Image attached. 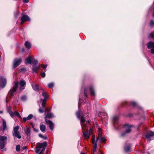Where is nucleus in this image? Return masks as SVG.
Returning <instances> with one entry per match:
<instances>
[{"mask_svg": "<svg viewBox=\"0 0 154 154\" xmlns=\"http://www.w3.org/2000/svg\"><path fill=\"white\" fill-rule=\"evenodd\" d=\"M18 87V83H15L13 88L11 89L8 92V95L11 98L14 95V93L16 91Z\"/></svg>", "mask_w": 154, "mask_h": 154, "instance_id": "f257e3e1", "label": "nucleus"}, {"mask_svg": "<svg viewBox=\"0 0 154 154\" xmlns=\"http://www.w3.org/2000/svg\"><path fill=\"white\" fill-rule=\"evenodd\" d=\"M19 129V127L18 126H16L14 127L13 129V135L14 137H15L18 139H20L21 137L20 133L18 131Z\"/></svg>", "mask_w": 154, "mask_h": 154, "instance_id": "f03ea898", "label": "nucleus"}, {"mask_svg": "<svg viewBox=\"0 0 154 154\" xmlns=\"http://www.w3.org/2000/svg\"><path fill=\"white\" fill-rule=\"evenodd\" d=\"M85 120L84 117L82 116L80 117L81 125L82 128V129L84 130H86L88 129L87 126L85 123Z\"/></svg>", "mask_w": 154, "mask_h": 154, "instance_id": "7ed1b4c3", "label": "nucleus"}, {"mask_svg": "<svg viewBox=\"0 0 154 154\" xmlns=\"http://www.w3.org/2000/svg\"><path fill=\"white\" fill-rule=\"evenodd\" d=\"M124 127L126 128V130L124 133L121 134V136H124L125 134L129 133L131 131V128L132 127V126L126 124L124 125Z\"/></svg>", "mask_w": 154, "mask_h": 154, "instance_id": "20e7f679", "label": "nucleus"}, {"mask_svg": "<svg viewBox=\"0 0 154 154\" xmlns=\"http://www.w3.org/2000/svg\"><path fill=\"white\" fill-rule=\"evenodd\" d=\"M154 136V133L152 131L147 132L145 135V137L148 140H150Z\"/></svg>", "mask_w": 154, "mask_h": 154, "instance_id": "39448f33", "label": "nucleus"}, {"mask_svg": "<svg viewBox=\"0 0 154 154\" xmlns=\"http://www.w3.org/2000/svg\"><path fill=\"white\" fill-rule=\"evenodd\" d=\"M38 63V61L37 60H34V62L33 63V66H32V70L33 73L35 72L38 73V71L37 69L36 66L37 65Z\"/></svg>", "mask_w": 154, "mask_h": 154, "instance_id": "423d86ee", "label": "nucleus"}, {"mask_svg": "<svg viewBox=\"0 0 154 154\" xmlns=\"http://www.w3.org/2000/svg\"><path fill=\"white\" fill-rule=\"evenodd\" d=\"M22 60L21 58L18 59H16L14 61L13 67L14 68H15L18 66L21 63Z\"/></svg>", "mask_w": 154, "mask_h": 154, "instance_id": "0eeeda50", "label": "nucleus"}, {"mask_svg": "<svg viewBox=\"0 0 154 154\" xmlns=\"http://www.w3.org/2000/svg\"><path fill=\"white\" fill-rule=\"evenodd\" d=\"M30 20V18L27 15H24L21 17V24H22L23 22L29 21Z\"/></svg>", "mask_w": 154, "mask_h": 154, "instance_id": "6e6552de", "label": "nucleus"}, {"mask_svg": "<svg viewBox=\"0 0 154 154\" xmlns=\"http://www.w3.org/2000/svg\"><path fill=\"white\" fill-rule=\"evenodd\" d=\"M45 122L46 124L49 125L50 129L51 131H52L53 130L54 128V123L50 120L46 121V119H45Z\"/></svg>", "mask_w": 154, "mask_h": 154, "instance_id": "1a4fd4ad", "label": "nucleus"}, {"mask_svg": "<svg viewBox=\"0 0 154 154\" xmlns=\"http://www.w3.org/2000/svg\"><path fill=\"white\" fill-rule=\"evenodd\" d=\"M131 149V145L130 144H126L124 147V151L125 152H128L130 151Z\"/></svg>", "mask_w": 154, "mask_h": 154, "instance_id": "9d476101", "label": "nucleus"}, {"mask_svg": "<svg viewBox=\"0 0 154 154\" xmlns=\"http://www.w3.org/2000/svg\"><path fill=\"white\" fill-rule=\"evenodd\" d=\"M35 60L33 59V58H26L25 60V63L26 64H33V63Z\"/></svg>", "mask_w": 154, "mask_h": 154, "instance_id": "9b49d317", "label": "nucleus"}, {"mask_svg": "<svg viewBox=\"0 0 154 154\" xmlns=\"http://www.w3.org/2000/svg\"><path fill=\"white\" fill-rule=\"evenodd\" d=\"M25 133L26 135L27 136H30V135L31 129L30 127H27L26 128H25L24 130Z\"/></svg>", "mask_w": 154, "mask_h": 154, "instance_id": "f8f14e48", "label": "nucleus"}, {"mask_svg": "<svg viewBox=\"0 0 154 154\" xmlns=\"http://www.w3.org/2000/svg\"><path fill=\"white\" fill-rule=\"evenodd\" d=\"M47 145V143L46 142H45L42 143H38L37 144V146L40 149L45 147Z\"/></svg>", "mask_w": 154, "mask_h": 154, "instance_id": "ddd939ff", "label": "nucleus"}, {"mask_svg": "<svg viewBox=\"0 0 154 154\" xmlns=\"http://www.w3.org/2000/svg\"><path fill=\"white\" fill-rule=\"evenodd\" d=\"M83 132V135L86 140L88 139L90 137L89 134H88V131H82Z\"/></svg>", "mask_w": 154, "mask_h": 154, "instance_id": "4468645a", "label": "nucleus"}, {"mask_svg": "<svg viewBox=\"0 0 154 154\" xmlns=\"http://www.w3.org/2000/svg\"><path fill=\"white\" fill-rule=\"evenodd\" d=\"M33 116L32 114H29L27 117H24L23 119V121L24 122H26L27 120H30L32 117Z\"/></svg>", "mask_w": 154, "mask_h": 154, "instance_id": "2eb2a0df", "label": "nucleus"}, {"mask_svg": "<svg viewBox=\"0 0 154 154\" xmlns=\"http://www.w3.org/2000/svg\"><path fill=\"white\" fill-rule=\"evenodd\" d=\"M32 87L33 89L36 91H38L41 89V88L40 89L38 85L36 84L32 85Z\"/></svg>", "mask_w": 154, "mask_h": 154, "instance_id": "dca6fc26", "label": "nucleus"}, {"mask_svg": "<svg viewBox=\"0 0 154 154\" xmlns=\"http://www.w3.org/2000/svg\"><path fill=\"white\" fill-rule=\"evenodd\" d=\"M54 116L53 113H47L46 115V116L45 117V119H46V121H48L47 120V118H52L54 117Z\"/></svg>", "mask_w": 154, "mask_h": 154, "instance_id": "f3484780", "label": "nucleus"}, {"mask_svg": "<svg viewBox=\"0 0 154 154\" xmlns=\"http://www.w3.org/2000/svg\"><path fill=\"white\" fill-rule=\"evenodd\" d=\"M147 48L148 49L153 48H154V42H149L147 45Z\"/></svg>", "mask_w": 154, "mask_h": 154, "instance_id": "a211bd4d", "label": "nucleus"}, {"mask_svg": "<svg viewBox=\"0 0 154 154\" xmlns=\"http://www.w3.org/2000/svg\"><path fill=\"white\" fill-rule=\"evenodd\" d=\"M119 120V118L118 116H114L113 118V123L114 125H115L117 124Z\"/></svg>", "mask_w": 154, "mask_h": 154, "instance_id": "6ab92c4d", "label": "nucleus"}, {"mask_svg": "<svg viewBox=\"0 0 154 154\" xmlns=\"http://www.w3.org/2000/svg\"><path fill=\"white\" fill-rule=\"evenodd\" d=\"M7 136L0 135V142H5V141L7 140Z\"/></svg>", "mask_w": 154, "mask_h": 154, "instance_id": "aec40b11", "label": "nucleus"}, {"mask_svg": "<svg viewBox=\"0 0 154 154\" xmlns=\"http://www.w3.org/2000/svg\"><path fill=\"white\" fill-rule=\"evenodd\" d=\"M2 127L3 131L5 130L7 128L6 122L4 119L2 120Z\"/></svg>", "mask_w": 154, "mask_h": 154, "instance_id": "412c9836", "label": "nucleus"}, {"mask_svg": "<svg viewBox=\"0 0 154 154\" xmlns=\"http://www.w3.org/2000/svg\"><path fill=\"white\" fill-rule=\"evenodd\" d=\"M89 90L90 92V94L91 96H95V93L94 89L92 86L90 87Z\"/></svg>", "mask_w": 154, "mask_h": 154, "instance_id": "4be33fe9", "label": "nucleus"}, {"mask_svg": "<svg viewBox=\"0 0 154 154\" xmlns=\"http://www.w3.org/2000/svg\"><path fill=\"white\" fill-rule=\"evenodd\" d=\"M40 128L41 131L43 132H45L46 130V126L43 125H40Z\"/></svg>", "mask_w": 154, "mask_h": 154, "instance_id": "5701e85b", "label": "nucleus"}, {"mask_svg": "<svg viewBox=\"0 0 154 154\" xmlns=\"http://www.w3.org/2000/svg\"><path fill=\"white\" fill-rule=\"evenodd\" d=\"M9 113L11 116H12L14 115H16L17 116H20L19 113L17 111H15L14 112H9Z\"/></svg>", "mask_w": 154, "mask_h": 154, "instance_id": "b1692460", "label": "nucleus"}, {"mask_svg": "<svg viewBox=\"0 0 154 154\" xmlns=\"http://www.w3.org/2000/svg\"><path fill=\"white\" fill-rule=\"evenodd\" d=\"M98 139H99V138L98 137L97 138V140H96V142L94 144H94V146H93V151L94 152H95L96 150V148H97V141Z\"/></svg>", "mask_w": 154, "mask_h": 154, "instance_id": "393cba45", "label": "nucleus"}, {"mask_svg": "<svg viewBox=\"0 0 154 154\" xmlns=\"http://www.w3.org/2000/svg\"><path fill=\"white\" fill-rule=\"evenodd\" d=\"M25 45L28 49L30 48L31 45L30 43L28 41H26L25 43Z\"/></svg>", "mask_w": 154, "mask_h": 154, "instance_id": "a878e982", "label": "nucleus"}, {"mask_svg": "<svg viewBox=\"0 0 154 154\" xmlns=\"http://www.w3.org/2000/svg\"><path fill=\"white\" fill-rule=\"evenodd\" d=\"M82 113V112L80 110H79L76 112V116L79 119L80 117V115Z\"/></svg>", "mask_w": 154, "mask_h": 154, "instance_id": "bb28decb", "label": "nucleus"}, {"mask_svg": "<svg viewBox=\"0 0 154 154\" xmlns=\"http://www.w3.org/2000/svg\"><path fill=\"white\" fill-rule=\"evenodd\" d=\"M5 142H0V148L1 149H2L5 147Z\"/></svg>", "mask_w": 154, "mask_h": 154, "instance_id": "cd10ccee", "label": "nucleus"}, {"mask_svg": "<svg viewBox=\"0 0 154 154\" xmlns=\"http://www.w3.org/2000/svg\"><path fill=\"white\" fill-rule=\"evenodd\" d=\"M20 86L22 87H23L26 85V82L24 80L21 81L20 83Z\"/></svg>", "mask_w": 154, "mask_h": 154, "instance_id": "c85d7f7f", "label": "nucleus"}, {"mask_svg": "<svg viewBox=\"0 0 154 154\" xmlns=\"http://www.w3.org/2000/svg\"><path fill=\"white\" fill-rule=\"evenodd\" d=\"M98 136L99 137H100L102 135V133L101 131V129L100 128H99L98 129Z\"/></svg>", "mask_w": 154, "mask_h": 154, "instance_id": "c756f323", "label": "nucleus"}, {"mask_svg": "<svg viewBox=\"0 0 154 154\" xmlns=\"http://www.w3.org/2000/svg\"><path fill=\"white\" fill-rule=\"evenodd\" d=\"M39 136L44 140H46L47 139V137L46 136H43L41 134H39L38 135Z\"/></svg>", "mask_w": 154, "mask_h": 154, "instance_id": "7c9ffc66", "label": "nucleus"}, {"mask_svg": "<svg viewBox=\"0 0 154 154\" xmlns=\"http://www.w3.org/2000/svg\"><path fill=\"white\" fill-rule=\"evenodd\" d=\"M46 99L45 98H44L42 100V106L43 108H44L45 107V105L46 103Z\"/></svg>", "mask_w": 154, "mask_h": 154, "instance_id": "2f4dec72", "label": "nucleus"}, {"mask_svg": "<svg viewBox=\"0 0 154 154\" xmlns=\"http://www.w3.org/2000/svg\"><path fill=\"white\" fill-rule=\"evenodd\" d=\"M42 96L44 97V98H48V96L47 93L45 92H43L42 93Z\"/></svg>", "mask_w": 154, "mask_h": 154, "instance_id": "473e14b6", "label": "nucleus"}, {"mask_svg": "<svg viewBox=\"0 0 154 154\" xmlns=\"http://www.w3.org/2000/svg\"><path fill=\"white\" fill-rule=\"evenodd\" d=\"M54 85L53 83H51L49 84L48 85V87L49 88H51L54 86Z\"/></svg>", "mask_w": 154, "mask_h": 154, "instance_id": "72a5a7b5", "label": "nucleus"}, {"mask_svg": "<svg viewBox=\"0 0 154 154\" xmlns=\"http://www.w3.org/2000/svg\"><path fill=\"white\" fill-rule=\"evenodd\" d=\"M40 150V149L36 145V147L35 148V152L36 153H38L39 152Z\"/></svg>", "mask_w": 154, "mask_h": 154, "instance_id": "f704fd0d", "label": "nucleus"}, {"mask_svg": "<svg viewBox=\"0 0 154 154\" xmlns=\"http://www.w3.org/2000/svg\"><path fill=\"white\" fill-rule=\"evenodd\" d=\"M131 105L133 106H137V103L135 102H132L131 103Z\"/></svg>", "mask_w": 154, "mask_h": 154, "instance_id": "c9c22d12", "label": "nucleus"}, {"mask_svg": "<svg viewBox=\"0 0 154 154\" xmlns=\"http://www.w3.org/2000/svg\"><path fill=\"white\" fill-rule=\"evenodd\" d=\"M95 136L94 135H93L92 136V142L93 144H94L95 143Z\"/></svg>", "mask_w": 154, "mask_h": 154, "instance_id": "e433bc0d", "label": "nucleus"}, {"mask_svg": "<svg viewBox=\"0 0 154 154\" xmlns=\"http://www.w3.org/2000/svg\"><path fill=\"white\" fill-rule=\"evenodd\" d=\"M20 145H18L16 147V150L17 152H19L20 151Z\"/></svg>", "mask_w": 154, "mask_h": 154, "instance_id": "4c0bfd02", "label": "nucleus"}, {"mask_svg": "<svg viewBox=\"0 0 154 154\" xmlns=\"http://www.w3.org/2000/svg\"><path fill=\"white\" fill-rule=\"evenodd\" d=\"M21 99L22 101H24L26 100V96H23L21 97Z\"/></svg>", "mask_w": 154, "mask_h": 154, "instance_id": "58836bf2", "label": "nucleus"}, {"mask_svg": "<svg viewBox=\"0 0 154 154\" xmlns=\"http://www.w3.org/2000/svg\"><path fill=\"white\" fill-rule=\"evenodd\" d=\"M41 66L43 68V69H44V71L45 72H46V70L45 69L46 68L47 66V65H43V64H42L41 65Z\"/></svg>", "mask_w": 154, "mask_h": 154, "instance_id": "ea45409f", "label": "nucleus"}, {"mask_svg": "<svg viewBox=\"0 0 154 154\" xmlns=\"http://www.w3.org/2000/svg\"><path fill=\"white\" fill-rule=\"evenodd\" d=\"M149 37L152 38H154V34H153L152 33H151L149 36Z\"/></svg>", "mask_w": 154, "mask_h": 154, "instance_id": "a19ab883", "label": "nucleus"}, {"mask_svg": "<svg viewBox=\"0 0 154 154\" xmlns=\"http://www.w3.org/2000/svg\"><path fill=\"white\" fill-rule=\"evenodd\" d=\"M41 75L43 78L45 77V72H42L41 74Z\"/></svg>", "mask_w": 154, "mask_h": 154, "instance_id": "79ce46f5", "label": "nucleus"}, {"mask_svg": "<svg viewBox=\"0 0 154 154\" xmlns=\"http://www.w3.org/2000/svg\"><path fill=\"white\" fill-rule=\"evenodd\" d=\"M105 141H106L104 137H102L100 139V141L101 142H104Z\"/></svg>", "mask_w": 154, "mask_h": 154, "instance_id": "37998d69", "label": "nucleus"}, {"mask_svg": "<svg viewBox=\"0 0 154 154\" xmlns=\"http://www.w3.org/2000/svg\"><path fill=\"white\" fill-rule=\"evenodd\" d=\"M150 25L151 26H153L154 25V21L153 20L151 21L150 22Z\"/></svg>", "mask_w": 154, "mask_h": 154, "instance_id": "c03bdc74", "label": "nucleus"}, {"mask_svg": "<svg viewBox=\"0 0 154 154\" xmlns=\"http://www.w3.org/2000/svg\"><path fill=\"white\" fill-rule=\"evenodd\" d=\"M84 95L85 97H88V95L86 93V91L85 89H84Z\"/></svg>", "mask_w": 154, "mask_h": 154, "instance_id": "a18cd8bd", "label": "nucleus"}, {"mask_svg": "<svg viewBox=\"0 0 154 154\" xmlns=\"http://www.w3.org/2000/svg\"><path fill=\"white\" fill-rule=\"evenodd\" d=\"M88 134H89L90 135L92 134L93 133V131H92V130L91 129L90 130L89 132H88Z\"/></svg>", "mask_w": 154, "mask_h": 154, "instance_id": "49530a36", "label": "nucleus"}, {"mask_svg": "<svg viewBox=\"0 0 154 154\" xmlns=\"http://www.w3.org/2000/svg\"><path fill=\"white\" fill-rule=\"evenodd\" d=\"M45 112H48L50 111V109L48 108H45Z\"/></svg>", "mask_w": 154, "mask_h": 154, "instance_id": "de8ad7c7", "label": "nucleus"}, {"mask_svg": "<svg viewBox=\"0 0 154 154\" xmlns=\"http://www.w3.org/2000/svg\"><path fill=\"white\" fill-rule=\"evenodd\" d=\"M38 111H39V112H40V113H42L43 112V109H42L40 108L39 109Z\"/></svg>", "mask_w": 154, "mask_h": 154, "instance_id": "09e8293b", "label": "nucleus"}, {"mask_svg": "<svg viewBox=\"0 0 154 154\" xmlns=\"http://www.w3.org/2000/svg\"><path fill=\"white\" fill-rule=\"evenodd\" d=\"M26 70V68H22L21 69L20 71L21 72L25 71Z\"/></svg>", "mask_w": 154, "mask_h": 154, "instance_id": "8fccbe9b", "label": "nucleus"}, {"mask_svg": "<svg viewBox=\"0 0 154 154\" xmlns=\"http://www.w3.org/2000/svg\"><path fill=\"white\" fill-rule=\"evenodd\" d=\"M151 51L152 53L154 54V48H152L151 50Z\"/></svg>", "mask_w": 154, "mask_h": 154, "instance_id": "3c124183", "label": "nucleus"}, {"mask_svg": "<svg viewBox=\"0 0 154 154\" xmlns=\"http://www.w3.org/2000/svg\"><path fill=\"white\" fill-rule=\"evenodd\" d=\"M45 149V147H44V148H42V149L41 152V154H42V152H44Z\"/></svg>", "mask_w": 154, "mask_h": 154, "instance_id": "603ef678", "label": "nucleus"}, {"mask_svg": "<svg viewBox=\"0 0 154 154\" xmlns=\"http://www.w3.org/2000/svg\"><path fill=\"white\" fill-rule=\"evenodd\" d=\"M36 67H37V69L38 70L39 69V68H40V66L39 65H37Z\"/></svg>", "mask_w": 154, "mask_h": 154, "instance_id": "864d4df0", "label": "nucleus"}, {"mask_svg": "<svg viewBox=\"0 0 154 154\" xmlns=\"http://www.w3.org/2000/svg\"><path fill=\"white\" fill-rule=\"evenodd\" d=\"M36 67H37V69L38 70L39 69V68H40V66L39 65H37Z\"/></svg>", "mask_w": 154, "mask_h": 154, "instance_id": "5fc2aeb1", "label": "nucleus"}, {"mask_svg": "<svg viewBox=\"0 0 154 154\" xmlns=\"http://www.w3.org/2000/svg\"><path fill=\"white\" fill-rule=\"evenodd\" d=\"M33 130H34V131L36 132H38V130H37V129L35 128H33Z\"/></svg>", "mask_w": 154, "mask_h": 154, "instance_id": "6e6d98bb", "label": "nucleus"}, {"mask_svg": "<svg viewBox=\"0 0 154 154\" xmlns=\"http://www.w3.org/2000/svg\"><path fill=\"white\" fill-rule=\"evenodd\" d=\"M23 1L24 2L27 3L29 2V0H23Z\"/></svg>", "mask_w": 154, "mask_h": 154, "instance_id": "4d7b16f0", "label": "nucleus"}, {"mask_svg": "<svg viewBox=\"0 0 154 154\" xmlns=\"http://www.w3.org/2000/svg\"><path fill=\"white\" fill-rule=\"evenodd\" d=\"M124 103H125L126 104H128V103L127 102H125ZM123 103H122V106H124L123 105Z\"/></svg>", "mask_w": 154, "mask_h": 154, "instance_id": "13d9d810", "label": "nucleus"}, {"mask_svg": "<svg viewBox=\"0 0 154 154\" xmlns=\"http://www.w3.org/2000/svg\"><path fill=\"white\" fill-rule=\"evenodd\" d=\"M91 122V121L90 120H88L86 121V122L87 123H90Z\"/></svg>", "mask_w": 154, "mask_h": 154, "instance_id": "bf43d9fd", "label": "nucleus"}, {"mask_svg": "<svg viewBox=\"0 0 154 154\" xmlns=\"http://www.w3.org/2000/svg\"><path fill=\"white\" fill-rule=\"evenodd\" d=\"M25 51L24 48H22V52H23Z\"/></svg>", "mask_w": 154, "mask_h": 154, "instance_id": "052dcab7", "label": "nucleus"}, {"mask_svg": "<svg viewBox=\"0 0 154 154\" xmlns=\"http://www.w3.org/2000/svg\"><path fill=\"white\" fill-rule=\"evenodd\" d=\"M10 110V109H8V111L9 112H12Z\"/></svg>", "mask_w": 154, "mask_h": 154, "instance_id": "680f3d73", "label": "nucleus"}, {"mask_svg": "<svg viewBox=\"0 0 154 154\" xmlns=\"http://www.w3.org/2000/svg\"><path fill=\"white\" fill-rule=\"evenodd\" d=\"M28 58H32L30 56H29Z\"/></svg>", "mask_w": 154, "mask_h": 154, "instance_id": "e2e57ef3", "label": "nucleus"}, {"mask_svg": "<svg viewBox=\"0 0 154 154\" xmlns=\"http://www.w3.org/2000/svg\"><path fill=\"white\" fill-rule=\"evenodd\" d=\"M32 128H34V126H33V125H32Z\"/></svg>", "mask_w": 154, "mask_h": 154, "instance_id": "0e129e2a", "label": "nucleus"}, {"mask_svg": "<svg viewBox=\"0 0 154 154\" xmlns=\"http://www.w3.org/2000/svg\"><path fill=\"white\" fill-rule=\"evenodd\" d=\"M81 154H85V153H81Z\"/></svg>", "mask_w": 154, "mask_h": 154, "instance_id": "69168bd1", "label": "nucleus"}, {"mask_svg": "<svg viewBox=\"0 0 154 154\" xmlns=\"http://www.w3.org/2000/svg\"><path fill=\"white\" fill-rule=\"evenodd\" d=\"M38 154H41V152H40Z\"/></svg>", "mask_w": 154, "mask_h": 154, "instance_id": "338daca9", "label": "nucleus"}, {"mask_svg": "<svg viewBox=\"0 0 154 154\" xmlns=\"http://www.w3.org/2000/svg\"><path fill=\"white\" fill-rule=\"evenodd\" d=\"M153 17H154V12H153Z\"/></svg>", "mask_w": 154, "mask_h": 154, "instance_id": "774afa93", "label": "nucleus"}]
</instances>
